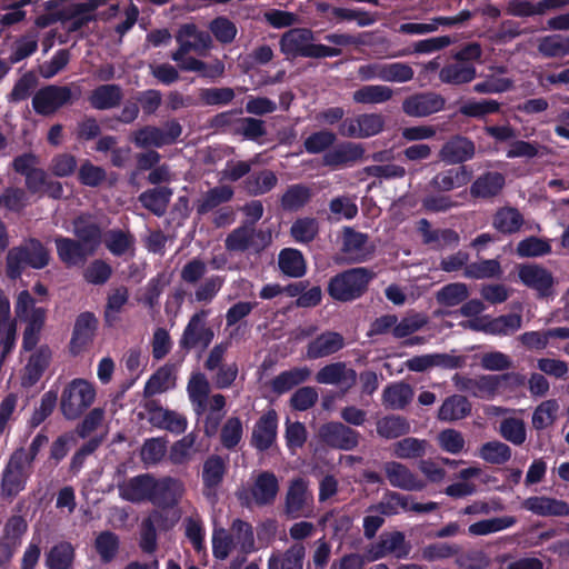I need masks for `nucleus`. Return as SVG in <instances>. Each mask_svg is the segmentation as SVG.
Wrapping results in <instances>:
<instances>
[{
  "label": "nucleus",
  "mask_w": 569,
  "mask_h": 569,
  "mask_svg": "<svg viewBox=\"0 0 569 569\" xmlns=\"http://www.w3.org/2000/svg\"><path fill=\"white\" fill-rule=\"evenodd\" d=\"M256 550L254 535L250 523L236 519L229 530L214 529L212 535V552L219 560L227 559L233 551L250 553Z\"/></svg>",
  "instance_id": "1"
},
{
  "label": "nucleus",
  "mask_w": 569,
  "mask_h": 569,
  "mask_svg": "<svg viewBox=\"0 0 569 569\" xmlns=\"http://www.w3.org/2000/svg\"><path fill=\"white\" fill-rule=\"evenodd\" d=\"M313 40V33L309 29H291L281 37L280 48L287 57L291 58H327L341 54L340 49L315 43Z\"/></svg>",
  "instance_id": "2"
},
{
  "label": "nucleus",
  "mask_w": 569,
  "mask_h": 569,
  "mask_svg": "<svg viewBox=\"0 0 569 569\" xmlns=\"http://www.w3.org/2000/svg\"><path fill=\"white\" fill-rule=\"evenodd\" d=\"M94 399L96 388L91 382L81 378L73 379L61 393V412L67 419H77L94 402Z\"/></svg>",
  "instance_id": "3"
},
{
  "label": "nucleus",
  "mask_w": 569,
  "mask_h": 569,
  "mask_svg": "<svg viewBox=\"0 0 569 569\" xmlns=\"http://www.w3.org/2000/svg\"><path fill=\"white\" fill-rule=\"evenodd\" d=\"M49 252L38 240H29L20 247L12 248L7 257V270L11 278L20 276L26 267L44 268L49 263Z\"/></svg>",
  "instance_id": "4"
},
{
  "label": "nucleus",
  "mask_w": 569,
  "mask_h": 569,
  "mask_svg": "<svg viewBox=\"0 0 569 569\" xmlns=\"http://www.w3.org/2000/svg\"><path fill=\"white\" fill-rule=\"evenodd\" d=\"M370 278L365 268H355L331 279L328 290L336 300H353L366 290Z\"/></svg>",
  "instance_id": "5"
},
{
  "label": "nucleus",
  "mask_w": 569,
  "mask_h": 569,
  "mask_svg": "<svg viewBox=\"0 0 569 569\" xmlns=\"http://www.w3.org/2000/svg\"><path fill=\"white\" fill-rule=\"evenodd\" d=\"M31 468L30 458L22 451H14L2 472V495L11 497L23 490L31 473Z\"/></svg>",
  "instance_id": "6"
},
{
  "label": "nucleus",
  "mask_w": 569,
  "mask_h": 569,
  "mask_svg": "<svg viewBox=\"0 0 569 569\" xmlns=\"http://www.w3.org/2000/svg\"><path fill=\"white\" fill-rule=\"evenodd\" d=\"M313 503V495L309 482L302 478L290 481L284 501V511L291 518L309 516Z\"/></svg>",
  "instance_id": "7"
},
{
  "label": "nucleus",
  "mask_w": 569,
  "mask_h": 569,
  "mask_svg": "<svg viewBox=\"0 0 569 569\" xmlns=\"http://www.w3.org/2000/svg\"><path fill=\"white\" fill-rule=\"evenodd\" d=\"M72 99L68 87L47 86L40 89L32 99V106L37 113L48 116L54 113Z\"/></svg>",
  "instance_id": "8"
},
{
  "label": "nucleus",
  "mask_w": 569,
  "mask_h": 569,
  "mask_svg": "<svg viewBox=\"0 0 569 569\" xmlns=\"http://www.w3.org/2000/svg\"><path fill=\"white\" fill-rule=\"evenodd\" d=\"M176 40L179 48L172 52L171 59L179 60L182 54H188L190 51L200 52L211 47V37L209 33L199 30L196 24L187 23L180 27Z\"/></svg>",
  "instance_id": "9"
},
{
  "label": "nucleus",
  "mask_w": 569,
  "mask_h": 569,
  "mask_svg": "<svg viewBox=\"0 0 569 569\" xmlns=\"http://www.w3.org/2000/svg\"><path fill=\"white\" fill-rule=\"evenodd\" d=\"M355 369L345 362H332L322 367L316 375V381L321 385H332L342 392L350 390L357 382Z\"/></svg>",
  "instance_id": "10"
},
{
  "label": "nucleus",
  "mask_w": 569,
  "mask_h": 569,
  "mask_svg": "<svg viewBox=\"0 0 569 569\" xmlns=\"http://www.w3.org/2000/svg\"><path fill=\"white\" fill-rule=\"evenodd\" d=\"M438 508L437 502L419 503L413 501L410 497L391 492L387 495L381 502L373 507V510L379 511L381 515L391 516L400 511H413L418 513L431 512Z\"/></svg>",
  "instance_id": "11"
},
{
  "label": "nucleus",
  "mask_w": 569,
  "mask_h": 569,
  "mask_svg": "<svg viewBox=\"0 0 569 569\" xmlns=\"http://www.w3.org/2000/svg\"><path fill=\"white\" fill-rule=\"evenodd\" d=\"M518 274L520 281L536 290L539 297L553 296L555 279L546 268L538 264H521L518 268Z\"/></svg>",
  "instance_id": "12"
},
{
  "label": "nucleus",
  "mask_w": 569,
  "mask_h": 569,
  "mask_svg": "<svg viewBox=\"0 0 569 569\" xmlns=\"http://www.w3.org/2000/svg\"><path fill=\"white\" fill-rule=\"evenodd\" d=\"M147 411L148 421L159 429H164L177 435L184 432L187 429V418L177 411L166 409L154 402L147 405Z\"/></svg>",
  "instance_id": "13"
},
{
  "label": "nucleus",
  "mask_w": 569,
  "mask_h": 569,
  "mask_svg": "<svg viewBox=\"0 0 569 569\" xmlns=\"http://www.w3.org/2000/svg\"><path fill=\"white\" fill-rule=\"evenodd\" d=\"M383 470L392 487L408 491H420L426 488V481L402 463L389 461L385 463Z\"/></svg>",
  "instance_id": "14"
},
{
  "label": "nucleus",
  "mask_w": 569,
  "mask_h": 569,
  "mask_svg": "<svg viewBox=\"0 0 569 569\" xmlns=\"http://www.w3.org/2000/svg\"><path fill=\"white\" fill-rule=\"evenodd\" d=\"M445 99L437 93H419L407 98L402 103L403 111L410 117H427L442 110Z\"/></svg>",
  "instance_id": "15"
},
{
  "label": "nucleus",
  "mask_w": 569,
  "mask_h": 569,
  "mask_svg": "<svg viewBox=\"0 0 569 569\" xmlns=\"http://www.w3.org/2000/svg\"><path fill=\"white\" fill-rule=\"evenodd\" d=\"M207 316L208 312L203 310L192 316L181 339L184 347L202 346L206 348L211 343L213 331L206 326Z\"/></svg>",
  "instance_id": "16"
},
{
  "label": "nucleus",
  "mask_w": 569,
  "mask_h": 569,
  "mask_svg": "<svg viewBox=\"0 0 569 569\" xmlns=\"http://www.w3.org/2000/svg\"><path fill=\"white\" fill-rule=\"evenodd\" d=\"M51 358L52 352L48 346H40L39 348L34 349L23 368L21 376L22 386H34L49 367Z\"/></svg>",
  "instance_id": "17"
},
{
  "label": "nucleus",
  "mask_w": 569,
  "mask_h": 569,
  "mask_svg": "<svg viewBox=\"0 0 569 569\" xmlns=\"http://www.w3.org/2000/svg\"><path fill=\"white\" fill-rule=\"evenodd\" d=\"M279 491V483L277 477L271 472L259 473L250 488L251 500L248 503L257 506L271 505Z\"/></svg>",
  "instance_id": "18"
},
{
  "label": "nucleus",
  "mask_w": 569,
  "mask_h": 569,
  "mask_svg": "<svg viewBox=\"0 0 569 569\" xmlns=\"http://www.w3.org/2000/svg\"><path fill=\"white\" fill-rule=\"evenodd\" d=\"M153 477L140 475L130 478L118 486L122 499L131 502L152 501Z\"/></svg>",
  "instance_id": "19"
},
{
  "label": "nucleus",
  "mask_w": 569,
  "mask_h": 569,
  "mask_svg": "<svg viewBox=\"0 0 569 569\" xmlns=\"http://www.w3.org/2000/svg\"><path fill=\"white\" fill-rule=\"evenodd\" d=\"M522 507L541 517L569 516V505L556 498L547 496H533L522 502Z\"/></svg>",
  "instance_id": "20"
},
{
  "label": "nucleus",
  "mask_w": 569,
  "mask_h": 569,
  "mask_svg": "<svg viewBox=\"0 0 569 569\" xmlns=\"http://www.w3.org/2000/svg\"><path fill=\"white\" fill-rule=\"evenodd\" d=\"M475 144L465 137H453L447 141L439 151L441 161L456 164L471 159L475 154Z\"/></svg>",
  "instance_id": "21"
},
{
  "label": "nucleus",
  "mask_w": 569,
  "mask_h": 569,
  "mask_svg": "<svg viewBox=\"0 0 569 569\" xmlns=\"http://www.w3.org/2000/svg\"><path fill=\"white\" fill-rule=\"evenodd\" d=\"M320 436L328 445L345 450L358 445V432L338 422L323 426Z\"/></svg>",
  "instance_id": "22"
},
{
  "label": "nucleus",
  "mask_w": 569,
  "mask_h": 569,
  "mask_svg": "<svg viewBox=\"0 0 569 569\" xmlns=\"http://www.w3.org/2000/svg\"><path fill=\"white\" fill-rule=\"evenodd\" d=\"M341 250L350 261L366 259L370 253L367 234L355 231L350 227L343 228Z\"/></svg>",
  "instance_id": "23"
},
{
  "label": "nucleus",
  "mask_w": 569,
  "mask_h": 569,
  "mask_svg": "<svg viewBox=\"0 0 569 569\" xmlns=\"http://www.w3.org/2000/svg\"><path fill=\"white\" fill-rule=\"evenodd\" d=\"M277 437V413L267 411L256 423L252 431V445L259 450L268 449Z\"/></svg>",
  "instance_id": "24"
},
{
  "label": "nucleus",
  "mask_w": 569,
  "mask_h": 569,
  "mask_svg": "<svg viewBox=\"0 0 569 569\" xmlns=\"http://www.w3.org/2000/svg\"><path fill=\"white\" fill-rule=\"evenodd\" d=\"M369 552L371 560L380 559L388 553H392L397 558H403L409 553V546L406 543L405 536L396 531L382 535L379 543L372 547Z\"/></svg>",
  "instance_id": "25"
},
{
  "label": "nucleus",
  "mask_w": 569,
  "mask_h": 569,
  "mask_svg": "<svg viewBox=\"0 0 569 569\" xmlns=\"http://www.w3.org/2000/svg\"><path fill=\"white\" fill-rule=\"evenodd\" d=\"M152 502L157 505L170 506L180 499L184 492L183 483L173 478H153Z\"/></svg>",
  "instance_id": "26"
},
{
  "label": "nucleus",
  "mask_w": 569,
  "mask_h": 569,
  "mask_svg": "<svg viewBox=\"0 0 569 569\" xmlns=\"http://www.w3.org/2000/svg\"><path fill=\"white\" fill-rule=\"evenodd\" d=\"M470 180L471 172L462 166L437 173L430 184L439 191H451L467 186Z\"/></svg>",
  "instance_id": "27"
},
{
  "label": "nucleus",
  "mask_w": 569,
  "mask_h": 569,
  "mask_svg": "<svg viewBox=\"0 0 569 569\" xmlns=\"http://www.w3.org/2000/svg\"><path fill=\"white\" fill-rule=\"evenodd\" d=\"M57 253L59 259L67 266L83 263L93 253L79 241L69 238H56Z\"/></svg>",
  "instance_id": "28"
},
{
  "label": "nucleus",
  "mask_w": 569,
  "mask_h": 569,
  "mask_svg": "<svg viewBox=\"0 0 569 569\" xmlns=\"http://www.w3.org/2000/svg\"><path fill=\"white\" fill-rule=\"evenodd\" d=\"M345 346V340L337 332H325L312 340L307 349L309 359H319L328 357L339 351Z\"/></svg>",
  "instance_id": "29"
},
{
  "label": "nucleus",
  "mask_w": 569,
  "mask_h": 569,
  "mask_svg": "<svg viewBox=\"0 0 569 569\" xmlns=\"http://www.w3.org/2000/svg\"><path fill=\"white\" fill-rule=\"evenodd\" d=\"M26 187L29 192L40 196L48 194L52 198H60L62 194L61 183L50 179L47 172L40 168L26 178Z\"/></svg>",
  "instance_id": "30"
},
{
  "label": "nucleus",
  "mask_w": 569,
  "mask_h": 569,
  "mask_svg": "<svg viewBox=\"0 0 569 569\" xmlns=\"http://www.w3.org/2000/svg\"><path fill=\"white\" fill-rule=\"evenodd\" d=\"M187 391L197 415H202L207 409L210 385L203 373H193L188 382Z\"/></svg>",
  "instance_id": "31"
},
{
  "label": "nucleus",
  "mask_w": 569,
  "mask_h": 569,
  "mask_svg": "<svg viewBox=\"0 0 569 569\" xmlns=\"http://www.w3.org/2000/svg\"><path fill=\"white\" fill-rule=\"evenodd\" d=\"M14 311L17 318L23 322H44L47 317V310L42 307L36 306L34 299L27 290H23L18 295Z\"/></svg>",
  "instance_id": "32"
},
{
  "label": "nucleus",
  "mask_w": 569,
  "mask_h": 569,
  "mask_svg": "<svg viewBox=\"0 0 569 569\" xmlns=\"http://www.w3.org/2000/svg\"><path fill=\"white\" fill-rule=\"evenodd\" d=\"M226 471V462L218 456H212L204 461L202 480L204 495L212 497L216 488L221 483Z\"/></svg>",
  "instance_id": "33"
},
{
  "label": "nucleus",
  "mask_w": 569,
  "mask_h": 569,
  "mask_svg": "<svg viewBox=\"0 0 569 569\" xmlns=\"http://www.w3.org/2000/svg\"><path fill=\"white\" fill-rule=\"evenodd\" d=\"M73 232L79 242L92 253L96 252L101 243V231L89 218H78L73 223Z\"/></svg>",
  "instance_id": "34"
},
{
  "label": "nucleus",
  "mask_w": 569,
  "mask_h": 569,
  "mask_svg": "<svg viewBox=\"0 0 569 569\" xmlns=\"http://www.w3.org/2000/svg\"><path fill=\"white\" fill-rule=\"evenodd\" d=\"M176 386V372L172 366L158 369L146 382L143 393L146 397L164 392Z\"/></svg>",
  "instance_id": "35"
},
{
  "label": "nucleus",
  "mask_w": 569,
  "mask_h": 569,
  "mask_svg": "<svg viewBox=\"0 0 569 569\" xmlns=\"http://www.w3.org/2000/svg\"><path fill=\"white\" fill-rule=\"evenodd\" d=\"M471 411V405L460 395L447 398L438 411V419L441 421H455L467 417Z\"/></svg>",
  "instance_id": "36"
},
{
  "label": "nucleus",
  "mask_w": 569,
  "mask_h": 569,
  "mask_svg": "<svg viewBox=\"0 0 569 569\" xmlns=\"http://www.w3.org/2000/svg\"><path fill=\"white\" fill-rule=\"evenodd\" d=\"M305 555L303 545L296 543L282 557L279 553H272L268 560V569H302Z\"/></svg>",
  "instance_id": "37"
},
{
  "label": "nucleus",
  "mask_w": 569,
  "mask_h": 569,
  "mask_svg": "<svg viewBox=\"0 0 569 569\" xmlns=\"http://www.w3.org/2000/svg\"><path fill=\"white\" fill-rule=\"evenodd\" d=\"M505 186V177L499 172H488L480 176L471 186L475 197L490 198L497 196Z\"/></svg>",
  "instance_id": "38"
},
{
  "label": "nucleus",
  "mask_w": 569,
  "mask_h": 569,
  "mask_svg": "<svg viewBox=\"0 0 569 569\" xmlns=\"http://www.w3.org/2000/svg\"><path fill=\"white\" fill-rule=\"evenodd\" d=\"M476 78V68L470 63L457 61L445 66L439 72V79L443 83L462 84Z\"/></svg>",
  "instance_id": "39"
},
{
  "label": "nucleus",
  "mask_w": 569,
  "mask_h": 569,
  "mask_svg": "<svg viewBox=\"0 0 569 569\" xmlns=\"http://www.w3.org/2000/svg\"><path fill=\"white\" fill-rule=\"evenodd\" d=\"M393 97V90L383 84L362 86L352 93L356 103L378 104L389 101Z\"/></svg>",
  "instance_id": "40"
},
{
  "label": "nucleus",
  "mask_w": 569,
  "mask_h": 569,
  "mask_svg": "<svg viewBox=\"0 0 569 569\" xmlns=\"http://www.w3.org/2000/svg\"><path fill=\"white\" fill-rule=\"evenodd\" d=\"M179 68L183 71L198 72L200 76L206 78H217L222 76L224 66L221 61L216 60L212 63H204L188 54H182L179 60H174Z\"/></svg>",
  "instance_id": "41"
},
{
  "label": "nucleus",
  "mask_w": 569,
  "mask_h": 569,
  "mask_svg": "<svg viewBox=\"0 0 569 569\" xmlns=\"http://www.w3.org/2000/svg\"><path fill=\"white\" fill-rule=\"evenodd\" d=\"M97 328V319L90 312L81 313L74 325V331L72 337V348L80 350L84 346H87L96 331Z\"/></svg>",
  "instance_id": "42"
},
{
  "label": "nucleus",
  "mask_w": 569,
  "mask_h": 569,
  "mask_svg": "<svg viewBox=\"0 0 569 569\" xmlns=\"http://www.w3.org/2000/svg\"><path fill=\"white\" fill-rule=\"evenodd\" d=\"M279 268L289 277L300 278L306 273L307 264L299 250L287 248L279 253Z\"/></svg>",
  "instance_id": "43"
},
{
  "label": "nucleus",
  "mask_w": 569,
  "mask_h": 569,
  "mask_svg": "<svg viewBox=\"0 0 569 569\" xmlns=\"http://www.w3.org/2000/svg\"><path fill=\"white\" fill-rule=\"evenodd\" d=\"M363 153L362 148L356 143H343L336 149L327 152L323 157V162L327 166L338 167L348 162L356 161L361 158Z\"/></svg>",
  "instance_id": "44"
},
{
  "label": "nucleus",
  "mask_w": 569,
  "mask_h": 569,
  "mask_svg": "<svg viewBox=\"0 0 569 569\" xmlns=\"http://www.w3.org/2000/svg\"><path fill=\"white\" fill-rule=\"evenodd\" d=\"M413 398V390L407 383H393L383 390L382 399L390 409H402Z\"/></svg>",
  "instance_id": "45"
},
{
  "label": "nucleus",
  "mask_w": 569,
  "mask_h": 569,
  "mask_svg": "<svg viewBox=\"0 0 569 569\" xmlns=\"http://www.w3.org/2000/svg\"><path fill=\"white\" fill-rule=\"evenodd\" d=\"M311 375L307 367L293 368L277 376L272 381V389L278 393H283L295 386L306 381Z\"/></svg>",
  "instance_id": "46"
},
{
  "label": "nucleus",
  "mask_w": 569,
  "mask_h": 569,
  "mask_svg": "<svg viewBox=\"0 0 569 569\" xmlns=\"http://www.w3.org/2000/svg\"><path fill=\"white\" fill-rule=\"evenodd\" d=\"M517 519L512 516L485 519L469 526L468 531L472 536H486L512 527Z\"/></svg>",
  "instance_id": "47"
},
{
  "label": "nucleus",
  "mask_w": 569,
  "mask_h": 569,
  "mask_svg": "<svg viewBox=\"0 0 569 569\" xmlns=\"http://www.w3.org/2000/svg\"><path fill=\"white\" fill-rule=\"evenodd\" d=\"M523 223L521 213L510 207L497 211L493 218V227L502 233H513L520 230Z\"/></svg>",
  "instance_id": "48"
},
{
  "label": "nucleus",
  "mask_w": 569,
  "mask_h": 569,
  "mask_svg": "<svg viewBox=\"0 0 569 569\" xmlns=\"http://www.w3.org/2000/svg\"><path fill=\"white\" fill-rule=\"evenodd\" d=\"M259 233L251 227H241L232 231L226 239V247L233 251H243L250 248L258 249L256 238Z\"/></svg>",
  "instance_id": "49"
},
{
  "label": "nucleus",
  "mask_w": 569,
  "mask_h": 569,
  "mask_svg": "<svg viewBox=\"0 0 569 569\" xmlns=\"http://www.w3.org/2000/svg\"><path fill=\"white\" fill-rule=\"evenodd\" d=\"M171 190L168 188H158L148 190L140 194L139 199L143 207L153 213L161 216L164 213L171 198Z\"/></svg>",
  "instance_id": "50"
},
{
  "label": "nucleus",
  "mask_w": 569,
  "mask_h": 569,
  "mask_svg": "<svg viewBox=\"0 0 569 569\" xmlns=\"http://www.w3.org/2000/svg\"><path fill=\"white\" fill-rule=\"evenodd\" d=\"M469 296L467 284L461 282L449 283L436 293L437 302L445 307H456Z\"/></svg>",
  "instance_id": "51"
},
{
  "label": "nucleus",
  "mask_w": 569,
  "mask_h": 569,
  "mask_svg": "<svg viewBox=\"0 0 569 569\" xmlns=\"http://www.w3.org/2000/svg\"><path fill=\"white\" fill-rule=\"evenodd\" d=\"M538 50L545 57H565L569 54V37L551 34L539 40Z\"/></svg>",
  "instance_id": "52"
},
{
  "label": "nucleus",
  "mask_w": 569,
  "mask_h": 569,
  "mask_svg": "<svg viewBox=\"0 0 569 569\" xmlns=\"http://www.w3.org/2000/svg\"><path fill=\"white\" fill-rule=\"evenodd\" d=\"M120 99V88L114 84H106L97 88L92 92L90 102L97 109H110L117 106Z\"/></svg>",
  "instance_id": "53"
},
{
  "label": "nucleus",
  "mask_w": 569,
  "mask_h": 569,
  "mask_svg": "<svg viewBox=\"0 0 569 569\" xmlns=\"http://www.w3.org/2000/svg\"><path fill=\"white\" fill-rule=\"evenodd\" d=\"M428 442L417 438H405L392 446L393 455L400 459L419 458L426 453Z\"/></svg>",
  "instance_id": "54"
},
{
  "label": "nucleus",
  "mask_w": 569,
  "mask_h": 569,
  "mask_svg": "<svg viewBox=\"0 0 569 569\" xmlns=\"http://www.w3.org/2000/svg\"><path fill=\"white\" fill-rule=\"evenodd\" d=\"M479 457L493 465L507 462L511 457L510 448L500 441H489L479 449Z\"/></svg>",
  "instance_id": "55"
},
{
  "label": "nucleus",
  "mask_w": 569,
  "mask_h": 569,
  "mask_svg": "<svg viewBox=\"0 0 569 569\" xmlns=\"http://www.w3.org/2000/svg\"><path fill=\"white\" fill-rule=\"evenodd\" d=\"M311 189L303 184H293L283 193L281 203L287 210H298L309 202Z\"/></svg>",
  "instance_id": "56"
},
{
  "label": "nucleus",
  "mask_w": 569,
  "mask_h": 569,
  "mask_svg": "<svg viewBox=\"0 0 569 569\" xmlns=\"http://www.w3.org/2000/svg\"><path fill=\"white\" fill-rule=\"evenodd\" d=\"M522 326L520 315H505L497 318H490L489 335L509 336L518 331Z\"/></svg>",
  "instance_id": "57"
},
{
  "label": "nucleus",
  "mask_w": 569,
  "mask_h": 569,
  "mask_svg": "<svg viewBox=\"0 0 569 569\" xmlns=\"http://www.w3.org/2000/svg\"><path fill=\"white\" fill-rule=\"evenodd\" d=\"M196 440L197 436L193 432H190L174 442L170 449V460L173 463H183L188 461L197 451Z\"/></svg>",
  "instance_id": "58"
},
{
  "label": "nucleus",
  "mask_w": 569,
  "mask_h": 569,
  "mask_svg": "<svg viewBox=\"0 0 569 569\" xmlns=\"http://www.w3.org/2000/svg\"><path fill=\"white\" fill-rule=\"evenodd\" d=\"M319 231L318 221L315 218H300L296 220L290 229L292 238L300 243L312 241Z\"/></svg>",
  "instance_id": "59"
},
{
  "label": "nucleus",
  "mask_w": 569,
  "mask_h": 569,
  "mask_svg": "<svg viewBox=\"0 0 569 569\" xmlns=\"http://www.w3.org/2000/svg\"><path fill=\"white\" fill-rule=\"evenodd\" d=\"M73 560V548L70 543L62 542L54 546L47 556L49 569H68Z\"/></svg>",
  "instance_id": "60"
},
{
  "label": "nucleus",
  "mask_w": 569,
  "mask_h": 569,
  "mask_svg": "<svg viewBox=\"0 0 569 569\" xmlns=\"http://www.w3.org/2000/svg\"><path fill=\"white\" fill-rule=\"evenodd\" d=\"M559 403L556 400H547L540 403L532 415V426L538 429H545L551 426L557 417Z\"/></svg>",
  "instance_id": "61"
},
{
  "label": "nucleus",
  "mask_w": 569,
  "mask_h": 569,
  "mask_svg": "<svg viewBox=\"0 0 569 569\" xmlns=\"http://www.w3.org/2000/svg\"><path fill=\"white\" fill-rule=\"evenodd\" d=\"M500 435L513 445H522L526 441V426L523 420L518 418H506L500 423Z\"/></svg>",
  "instance_id": "62"
},
{
  "label": "nucleus",
  "mask_w": 569,
  "mask_h": 569,
  "mask_svg": "<svg viewBox=\"0 0 569 569\" xmlns=\"http://www.w3.org/2000/svg\"><path fill=\"white\" fill-rule=\"evenodd\" d=\"M410 426L400 417H385L377 423V431L383 438H398L409 432Z\"/></svg>",
  "instance_id": "63"
},
{
  "label": "nucleus",
  "mask_w": 569,
  "mask_h": 569,
  "mask_svg": "<svg viewBox=\"0 0 569 569\" xmlns=\"http://www.w3.org/2000/svg\"><path fill=\"white\" fill-rule=\"evenodd\" d=\"M501 273L500 263L495 259L481 260L468 264L465 268V277L471 279H485L498 277Z\"/></svg>",
  "instance_id": "64"
}]
</instances>
